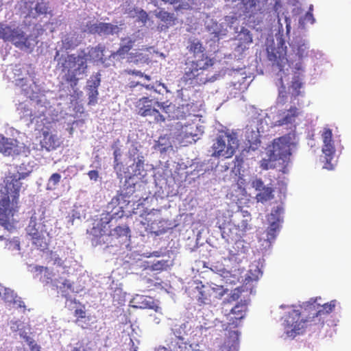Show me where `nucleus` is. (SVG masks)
Listing matches in <instances>:
<instances>
[{"mask_svg":"<svg viewBox=\"0 0 351 351\" xmlns=\"http://www.w3.org/2000/svg\"><path fill=\"white\" fill-rule=\"evenodd\" d=\"M0 38L11 41L16 47L21 49H29L31 45L24 33L16 29L0 23Z\"/></svg>","mask_w":351,"mask_h":351,"instance_id":"1a4fd4ad","label":"nucleus"},{"mask_svg":"<svg viewBox=\"0 0 351 351\" xmlns=\"http://www.w3.org/2000/svg\"><path fill=\"white\" fill-rule=\"evenodd\" d=\"M243 291L242 287H237L233 290L230 294V298L232 301L237 300Z\"/></svg>","mask_w":351,"mask_h":351,"instance_id":"37998d69","label":"nucleus"},{"mask_svg":"<svg viewBox=\"0 0 351 351\" xmlns=\"http://www.w3.org/2000/svg\"><path fill=\"white\" fill-rule=\"evenodd\" d=\"M238 146L239 141L236 133L221 131L212 145V156L217 158H231Z\"/></svg>","mask_w":351,"mask_h":351,"instance_id":"20e7f679","label":"nucleus"},{"mask_svg":"<svg viewBox=\"0 0 351 351\" xmlns=\"http://www.w3.org/2000/svg\"><path fill=\"white\" fill-rule=\"evenodd\" d=\"M138 18L143 23H145L148 19V14L145 10H141L138 12Z\"/></svg>","mask_w":351,"mask_h":351,"instance_id":"de8ad7c7","label":"nucleus"},{"mask_svg":"<svg viewBox=\"0 0 351 351\" xmlns=\"http://www.w3.org/2000/svg\"><path fill=\"white\" fill-rule=\"evenodd\" d=\"M317 298H311L308 301L303 302L298 306H293L294 308H297L304 317H310L311 325L315 317H319V304L317 302Z\"/></svg>","mask_w":351,"mask_h":351,"instance_id":"4468645a","label":"nucleus"},{"mask_svg":"<svg viewBox=\"0 0 351 351\" xmlns=\"http://www.w3.org/2000/svg\"><path fill=\"white\" fill-rule=\"evenodd\" d=\"M128 74L130 75H137V76H139V77H143L144 76V73H142L141 71H136V70H129L127 71Z\"/></svg>","mask_w":351,"mask_h":351,"instance_id":"6e6d98bb","label":"nucleus"},{"mask_svg":"<svg viewBox=\"0 0 351 351\" xmlns=\"http://www.w3.org/2000/svg\"><path fill=\"white\" fill-rule=\"evenodd\" d=\"M71 351H86V349L82 343H77Z\"/></svg>","mask_w":351,"mask_h":351,"instance_id":"5fc2aeb1","label":"nucleus"},{"mask_svg":"<svg viewBox=\"0 0 351 351\" xmlns=\"http://www.w3.org/2000/svg\"><path fill=\"white\" fill-rule=\"evenodd\" d=\"M268 59L282 71L287 62L286 48H274L268 52Z\"/></svg>","mask_w":351,"mask_h":351,"instance_id":"aec40b11","label":"nucleus"},{"mask_svg":"<svg viewBox=\"0 0 351 351\" xmlns=\"http://www.w3.org/2000/svg\"><path fill=\"white\" fill-rule=\"evenodd\" d=\"M190 5L185 2V3H182L180 4H179L178 5L176 6L174 8L175 10L176 11H180V10H189L190 9Z\"/></svg>","mask_w":351,"mask_h":351,"instance_id":"09e8293b","label":"nucleus"},{"mask_svg":"<svg viewBox=\"0 0 351 351\" xmlns=\"http://www.w3.org/2000/svg\"><path fill=\"white\" fill-rule=\"evenodd\" d=\"M237 50L244 51L248 49L249 45L252 43V35L247 29H243L238 35Z\"/></svg>","mask_w":351,"mask_h":351,"instance_id":"393cba45","label":"nucleus"},{"mask_svg":"<svg viewBox=\"0 0 351 351\" xmlns=\"http://www.w3.org/2000/svg\"><path fill=\"white\" fill-rule=\"evenodd\" d=\"M322 138L324 143H333L332 132L330 128H324L322 133Z\"/></svg>","mask_w":351,"mask_h":351,"instance_id":"4c0bfd02","label":"nucleus"},{"mask_svg":"<svg viewBox=\"0 0 351 351\" xmlns=\"http://www.w3.org/2000/svg\"><path fill=\"white\" fill-rule=\"evenodd\" d=\"M130 305L134 308L152 309L155 312L160 310L157 302L150 296L136 295L130 302Z\"/></svg>","mask_w":351,"mask_h":351,"instance_id":"2eb2a0df","label":"nucleus"},{"mask_svg":"<svg viewBox=\"0 0 351 351\" xmlns=\"http://www.w3.org/2000/svg\"><path fill=\"white\" fill-rule=\"evenodd\" d=\"M3 290H5V288L0 284V297H1V293Z\"/></svg>","mask_w":351,"mask_h":351,"instance_id":"052dcab7","label":"nucleus"},{"mask_svg":"<svg viewBox=\"0 0 351 351\" xmlns=\"http://www.w3.org/2000/svg\"><path fill=\"white\" fill-rule=\"evenodd\" d=\"M62 47L66 49H72L75 48L80 44L77 36L75 34H67L62 40Z\"/></svg>","mask_w":351,"mask_h":351,"instance_id":"cd10ccee","label":"nucleus"},{"mask_svg":"<svg viewBox=\"0 0 351 351\" xmlns=\"http://www.w3.org/2000/svg\"><path fill=\"white\" fill-rule=\"evenodd\" d=\"M88 176L90 180L96 181L99 178V173L96 170H91L88 171Z\"/></svg>","mask_w":351,"mask_h":351,"instance_id":"8fccbe9b","label":"nucleus"},{"mask_svg":"<svg viewBox=\"0 0 351 351\" xmlns=\"http://www.w3.org/2000/svg\"><path fill=\"white\" fill-rule=\"evenodd\" d=\"M61 179L60 174L58 173H53L49 178L47 183V189H54L56 186L60 182Z\"/></svg>","mask_w":351,"mask_h":351,"instance_id":"c9c22d12","label":"nucleus"},{"mask_svg":"<svg viewBox=\"0 0 351 351\" xmlns=\"http://www.w3.org/2000/svg\"><path fill=\"white\" fill-rule=\"evenodd\" d=\"M168 266V261L162 260L154 263L152 269L154 270H164L166 269Z\"/></svg>","mask_w":351,"mask_h":351,"instance_id":"79ce46f5","label":"nucleus"},{"mask_svg":"<svg viewBox=\"0 0 351 351\" xmlns=\"http://www.w3.org/2000/svg\"><path fill=\"white\" fill-rule=\"evenodd\" d=\"M156 17L162 22L161 29H167L176 24L177 18L173 13H170L164 9L155 12Z\"/></svg>","mask_w":351,"mask_h":351,"instance_id":"4be33fe9","label":"nucleus"},{"mask_svg":"<svg viewBox=\"0 0 351 351\" xmlns=\"http://www.w3.org/2000/svg\"><path fill=\"white\" fill-rule=\"evenodd\" d=\"M282 88H283L282 90H280L279 92V97L280 98H283L284 99L282 100L283 102H285V99L286 98V91L285 90V86H282Z\"/></svg>","mask_w":351,"mask_h":351,"instance_id":"4d7b16f0","label":"nucleus"},{"mask_svg":"<svg viewBox=\"0 0 351 351\" xmlns=\"http://www.w3.org/2000/svg\"><path fill=\"white\" fill-rule=\"evenodd\" d=\"M138 108V114L142 117H153L157 123L164 122L165 118L162 115L156 106L162 109L165 112H167L169 106H165L164 103L157 100L151 99L147 97H143L138 100L136 105Z\"/></svg>","mask_w":351,"mask_h":351,"instance_id":"423d86ee","label":"nucleus"},{"mask_svg":"<svg viewBox=\"0 0 351 351\" xmlns=\"http://www.w3.org/2000/svg\"><path fill=\"white\" fill-rule=\"evenodd\" d=\"M17 141L14 138L5 137L0 134V152L5 156H10L15 152Z\"/></svg>","mask_w":351,"mask_h":351,"instance_id":"b1692460","label":"nucleus"},{"mask_svg":"<svg viewBox=\"0 0 351 351\" xmlns=\"http://www.w3.org/2000/svg\"><path fill=\"white\" fill-rule=\"evenodd\" d=\"M100 83L101 74L99 72L93 75L91 80L87 82L88 105L94 106L97 103V97L99 95L98 87L100 86Z\"/></svg>","mask_w":351,"mask_h":351,"instance_id":"f3484780","label":"nucleus"},{"mask_svg":"<svg viewBox=\"0 0 351 351\" xmlns=\"http://www.w3.org/2000/svg\"><path fill=\"white\" fill-rule=\"evenodd\" d=\"M134 44V41L131 39H128L125 44H122L117 51V53L119 56L125 55L132 49Z\"/></svg>","mask_w":351,"mask_h":351,"instance_id":"e433bc0d","label":"nucleus"},{"mask_svg":"<svg viewBox=\"0 0 351 351\" xmlns=\"http://www.w3.org/2000/svg\"><path fill=\"white\" fill-rule=\"evenodd\" d=\"M212 288V298L221 299L226 293V290L223 289V286L214 285Z\"/></svg>","mask_w":351,"mask_h":351,"instance_id":"72a5a7b5","label":"nucleus"},{"mask_svg":"<svg viewBox=\"0 0 351 351\" xmlns=\"http://www.w3.org/2000/svg\"><path fill=\"white\" fill-rule=\"evenodd\" d=\"M193 119L184 123L178 122L176 124V135L182 141L193 143L199 138L204 131L201 125H198Z\"/></svg>","mask_w":351,"mask_h":351,"instance_id":"0eeeda50","label":"nucleus"},{"mask_svg":"<svg viewBox=\"0 0 351 351\" xmlns=\"http://www.w3.org/2000/svg\"><path fill=\"white\" fill-rule=\"evenodd\" d=\"M187 345L185 338H171L170 343L168 344L169 349L173 351H185Z\"/></svg>","mask_w":351,"mask_h":351,"instance_id":"c85d7f7f","label":"nucleus"},{"mask_svg":"<svg viewBox=\"0 0 351 351\" xmlns=\"http://www.w3.org/2000/svg\"><path fill=\"white\" fill-rule=\"evenodd\" d=\"M188 49L190 52L193 53L194 60L202 58V55H206L204 53V47L201 42L197 40L191 41Z\"/></svg>","mask_w":351,"mask_h":351,"instance_id":"bb28decb","label":"nucleus"},{"mask_svg":"<svg viewBox=\"0 0 351 351\" xmlns=\"http://www.w3.org/2000/svg\"><path fill=\"white\" fill-rule=\"evenodd\" d=\"M278 210H280V208H278V210H276V212L278 213Z\"/></svg>","mask_w":351,"mask_h":351,"instance_id":"0e129e2a","label":"nucleus"},{"mask_svg":"<svg viewBox=\"0 0 351 351\" xmlns=\"http://www.w3.org/2000/svg\"><path fill=\"white\" fill-rule=\"evenodd\" d=\"M27 232L31 237L32 243L41 250H44L47 247V241L45 234H47L46 226L41 220L38 221L34 216L31 217Z\"/></svg>","mask_w":351,"mask_h":351,"instance_id":"6e6552de","label":"nucleus"},{"mask_svg":"<svg viewBox=\"0 0 351 351\" xmlns=\"http://www.w3.org/2000/svg\"><path fill=\"white\" fill-rule=\"evenodd\" d=\"M64 286H66L68 289H71L72 287V285L69 282L68 280H65L64 282L63 283Z\"/></svg>","mask_w":351,"mask_h":351,"instance_id":"bf43d9fd","label":"nucleus"},{"mask_svg":"<svg viewBox=\"0 0 351 351\" xmlns=\"http://www.w3.org/2000/svg\"><path fill=\"white\" fill-rule=\"evenodd\" d=\"M74 315L77 317V319L75 320V323L77 324L79 318H84L86 317V311L84 308H77L75 310Z\"/></svg>","mask_w":351,"mask_h":351,"instance_id":"a18cd8bd","label":"nucleus"},{"mask_svg":"<svg viewBox=\"0 0 351 351\" xmlns=\"http://www.w3.org/2000/svg\"><path fill=\"white\" fill-rule=\"evenodd\" d=\"M186 324L176 325L175 327L172 328V332L174 335L173 338H184V336L186 335Z\"/></svg>","mask_w":351,"mask_h":351,"instance_id":"473e14b6","label":"nucleus"},{"mask_svg":"<svg viewBox=\"0 0 351 351\" xmlns=\"http://www.w3.org/2000/svg\"><path fill=\"white\" fill-rule=\"evenodd\" d=\"M322 152L324 154L326 160H330L335 153L334 142L324 143L322 146Z\"/></svg>","mask_w":351,"mask_h":351,"instance_id":"2f4dec72","label":"nucleus"},{"mask_svg":"<svg viewBox=\"0 0 351 351\" xmlns=\"http://www.w3.org/2000/svg\"><path fill=\"white\" fill-rule=\"evenodd\" d=\"M123 165L122 164V166L119 165L118 167V170H116L118 177L121 178L123 176V174L121 173V168H123Z\"/></svg>","mask_w":351,"mask_h":351,"instance_id":"13d9d810","label":"nucleus"},{"mask_svg":"<svg viewBox=\"0 0 351 351\" xmlns=\"http://www.w3.org/2000/svg\"><path fill=\"white\" fill-rule=\"evenodd\" d=\"M241 214L244 219H242L237 226L241 231H246L250 229L249 221L251 220L250 213L247 210H242Z\"/></svg>","mask_w":351,"mask_h":351,"instance_id":"7c9ffc66","label":"nucleus"},{"mask_svg":"<svg viewBox=\"0 0 351 351\" xmlns=\"http://www.w3.org/2000/svg\"><path fill=\"white\" fill-rule=\"evenodd\" d=\"M34 271L39 274H42L43 272L47 273L49 271V269L47 267L36 265L34 267Z\"/></svg>","mask_w":351,"mask_h":351,"instance_id":"3c124183","label":"nucleus"},{"mask_svg":"<svg viewBox=\"0 0 351 351\" xmlns=\"http://www.w3.org/2000/svg\"><path fill=\"white\" fill-rule=\"evenodd\" d=\"M274 161L270 159V154L269 155V159H263L261 160L260 167L262 169L267 170L269 169L274 168V165H273L271 162Z\"/></svg>","mask_w":351,"mask_h":351,"instance_id":"a19ab883","label":"nucleus"},{"mask_svg":"<svg viewBox=\"0 0 351 351\" xmlns=\"http://www.w3.org/2000/svg\"><path fill=\"white\" fill-rule=\"evenodd\" d=\"M60 52L56 51L55 60L58 62V66L61 69L64 74V80L72 88L76 87L80 76L86 73L88 65L85 56L73 54L62 55L58 58Z\"/></svg>","mask_w":351,"mask_h":351,"instance_id":"f257e3e1","label":"nucleus"},{"mask_svg":"<svg viewBox=\"0 0 351 351\" xmlns=\"http://www.w3.org/2000/svg\"><path fill=\"white\" fill-rule=\"evenodd\" d=\"M19 173L13 174L6 177L5 180V189L6 195L0 199V224L5 225L8 222L9 216L11 213L10 199L12 202L16 203L19 197V192L22 186Z\"/></svg>","mask_w":351,"mask_h":351,"instance_id":"7ed1b4c3","label":"nucleus"},{"mask_svg":"<svg viewBox=\"0 0 351 351\" xmlns=\"http://www.w3.org/2000/svg\"><path fill=\"white\" fill-rule=\"evenodd\" d=\"M168 106L169 110H167V113H169V117L173 120H178V122L191 121L195 119L197 117L195 114V110L193 104H182L177 107L173 106L172 109H171L170 106Z\"/></svg>","mask_w":351,"mask_h":351,"instance_id":"9b49d317","label":"nucleus"},{"mask_svg":"<svg viewBox=\"0 0 351 351\" xmlns=\"http://www.w3.org/2000/svg\"><path fill=\"white\" fill-rule=\"evenodd\" d=\"M252 186L258 192L255 197L258 202L265 203L274 197V185L270 183L265 186L261 178L254 179L252 181Z\"/></svg>","mask_w":351,"mask_h":351,"instance_id":"f8f14e48","label":"nucleus"},{"mask_svg":"<svg viewBox=\"0 0 351 351\" xmlns=\"http://www.w3.org/2000/svg\"><path fill=\"white\" fill-rule=\"evenodd\" d=\"M302 111L296 106H291L288 110L282 112V117L278 120V125H294L296 119L301 114Z\"/></svg>","mask_w":351,"mask_h":351,"instance_id":"412c9836","label":"nucleus"},{"mask_svg":"<svg viewBox=\"0 0 351 351\" xmlns=\"http://www.w3.org/2000/svg\"><path fill=\"white\" fill-rule=\"evenodd\" d=\"M302 86V83L300 82L298 77H294L293 80L292 81L291 87L292 88L296 91L295 97H297L300 95V89Z\"/></svg>","mask_w":351,"mask_h":351,"instance_id":"ea45409f","label":"nucleus"},{"mask_svg":"<svg viewBox=\"0 0 351 351\" xmlns=\"http://www.w3.org/2000/svg\"><path fill=\"white\" fill-rule=\"evenodd\" d=\"M291 139L289 136H283L275 138L270 150V159L273 160H282L284 162L289 160L291 152Z\"/></svg>","mask_w":351,"mask_h":351,"instance_id":"9d476101","label":"nucleus"},{"mask_svg":"<svg viewBox=\"0 0 351 351\" xmlns=\"http://www.w3.org/2000/svg\"><path fill=\"white\" fill-rule=\"evenodd\" d=\"M130 229L127 225L117 226L110 230L106 241L114 243V245H121L130 241Z\"/></svg>","mask_w":351,"mask_h":351,"instance_id":"ddd939ff","label":"nucleus"},{"mask_svg":"<svg viewBox=\"0 0 351 351\" xmlns=\"http://www.w3.org/2000/svg\"><path fill=\"white\" fill-rule=\"evenodd\" d=\"M298 53L300 55V57H302L304 56V51L302 50L301 52H300V49H298Z\"/></svg>","mask_w":351,"mask_h":351,"instance_id":"e2e57ef3","label":"nucleus"},{"mask_svg":"<svg viewBox=\"0 0 351 351\" xmlns=\"http://www.w3.org/2000/svg\"><path fill=\"white\" fill-rule=\"evenodd\" d=\"M247 309V304L245 302H239L231 310L230 313L227 315L228 324L233 325L234 328L239 325V322L244 318Z\"/></svg>","mask_w":351,"mask_h":351,"instance_id":"a211bd4d","label":"nucleus"},{"mask_svg":"<svg viewBox=\"0 0 351 351\" xmlns=\"http://www.w3.org/2000/svg\"><path fill=\"white\" fill-rule=\"evenodd\" d=\"M144 168V161L141 159H138L136 162V169H135V174L141 175V171L143 170Z\"/></svg>","mask_w":351,"mask_h":351,"instance_id":"49530a36","label":"nucleus"},{"mask_svg":"<svg viewBox=\"0 0 351 351\" xmlns=\"http://www.w3.org/2000/svg\"><path fill=\"white\" fill-rule=\"evenodd\" d=\"M118 151L117 150H115L113 153L114 154V168L115 170H118V167L119 165L122 166V163L121 162H118V154H117Z\"/></svg>","mask_w":351,"mask_h":351,"instance_id":"864d4df0","label":"nucleus"},{"mask_svg":"<svg viewBox=\"0 0 351 351\" xmlns=\"http://www.w3.org/2000/svg\"><path fill=\"white\" fill-rule=\"evenodd\" d=\"M1 6V3H0V7Z\"/></svg>","mask_w":351,"mask_h":351,"instance_id":"69168bd1","label":"nucleus"},{"mask_svg":"<svg viewBox=\"0 0 351 351\" xmlns=\"http://www.w3.org/2000/svg\"><path fill=\"white\" fill-rule=\"evenodd\" d=\"M196 289L198 290L197 301L201 304H209L212 301L211 285H202V282L197 284Z\"/></svg>","mask_w":351,"mask_h":351,"instance_id":"5701e85b","label":"nucleus"},{"mask_svg":"<svg viewBox=\"0 0 351 351\" xmlns=\"http://www.w3.org/2000/svg\"><path fill=\"white\" fill-rule=\"evenodd\" d=\"M336 300H331L329 302L325 303L323 305L319 304V317L322 315H328L333 311L336 306Z\"/></svg>","mask_w":351,"mask_h":351,"instance_id":"c756f323","label":"nucleus"},{"mask_svg":"<svg viewBox=\"0 0 351 351\" xmlns=\"http://www.w3.org/2000/svg\"><path fill=\"white\" fill-rule=\"evenodd\" d=\"M309 326H311L310 317H303L297 308L288 312L285 316V326L289 336L302 334Z\"/></svg>","mask_w":351,"mask_h":351,"instance_id":"39448f33","label":"nucleus"},{"mask_svg":"<svg viewBox=\"0 0 351 351\" xmlns=\"http://www.w3.org/2000/svg\"><path fill=\"white\" fill-rule=\"evenodd\" d=\"M43 138L40 141V145L43 149L47 152L53 151L59 147L62 143L60 138L56 134H52L48 128L42 129Z\"/></svg>","mask_w":351,"mask_h":351,"instance_id":"dca6fc26","label":"nucleus"},{"mask_svg":"<svg viewBox=\"0 0 351 351\" xmlns=\"http://www.w3.org/2000/svg\"><path fill=\"white\" fill-rule=\"evenodd\" d=\"M214 60L207 55H202V58L186 61L181 82L189 87H195L205 84L210 80L204 72L214 64Z\"/></svg>","mask_w":351,"mask_h":351,"instance_id":"f03ea898","label":"nucleus"},{"mask_svg":"<svg viewBox=\"0 0 351 351\" xmlns=\"http://www.w3.org/2000/svg\"><path fill=\"white\" fill-rule=\"evenodd\" d=\"M29 346L30 348V351H40V346L36 343L34 341H30L29 342Z\"/></svg>","mask_w":351,"mask_h":351,"instance_id":"603ef678","label":"nucleus"},{"mask_svg":"<svg viewBox=\"0 0 351 351\" xmlns=\"http://www.w3.org/2000/svg\"><path fill=\"white\" fill-rule=\"evenodd\" d=\"M35 10L37 14H47L49 12L48 2L41 0L40 2L36 3Z\"/></svg>","mask_w":351,"mask_h":351,"instance_id":"f704fd0d","label":"nucleus"},{"mask_svg":"<svg viewBox=\"0 0 351 351\" xmlns=\"http://www.w3.org/2000/svg\"><path fill=\"white\" fill-rule=\"evenodd\" d=\"M105 51V46L99 44L96 47H91L88 50V56L90 59L94 62L104 63L106 58H104V52Z\"/></svg>","mask_w":351,"mask_h":351,"instance_id":"a878e982","label":"nucleus"},{"mask_svg":"<svg viewBox=\"0 0 351 351\" xmlns=\"http://www.w3.org/2000/svg\"><path fill=\"white\" fill-rule=\"evenodd\" d=\"M138 85H141V86L145 87L147 90H155V86L154 84H141L139 82H131L130 84V88H134V87H136Z\"/></svg>","mask_w":351,"mask_h":351,"instance_id":"c03bdc74","label":"nucleus"},{"mask_svg":"<svg viewBox=\"0 0 351 351\" xmlns=\"http://www.w3.org/2000/svg\"><path fill=\"white\" fill-rule=\"evenodd\" d=\"M88 28L90 33L99 35L112 34L119 29L117 25L102 22L91 24Z\"/></svg>","mask_w":351,"mask_h":351,"instance_id":"6ab92c4d","label":"nucleus"},{"mask_svg":"<svg viewBox=\"0 0 351 351\" xmlns=\"http://www.w3.org/2000/svg\"><path fill=\"white\" fill-rule=\"evenodd\" d=\"M279 230V224L277 221L271 223L269 227L267 228V235L270 239L275 238L276 232Z\"/></svg>","mask_w":351,"mask_h":351,"instance_id":"58836bf2","label":"nucleus"},{"mask_svg":"<svg viewBox=\"0 0 351 351\" xmlns=\"http://www.w3.org/2000/svg\"><path fill=\"white\" fill-rule=\"evenodd\" d=\"M143 77H144L145 79H146L148 81L151 80L150 76L147 75H145V74H144V76Z\"/></svg>","mask_w":351,"mask_h":351,"instance_id":"680f3d73","label":"nucleus"}]
</instances>
